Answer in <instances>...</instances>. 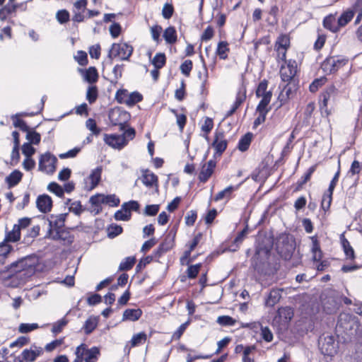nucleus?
I'll return each instance as SVG.
<instances>
[{
    "instance_id": "1",
    "label": "nucleus",
    "mask_w": 362,
    "mask_h": 362,
    "mask_svg": "<svg viewBox=\"0 0 362 362\" xmlns=\"http://www.w3.org/2000/svg\"><path fill=\"white\" fill-rule=\"evenodd\" d=\"M38 262L36 255H28L12 262L6 268L11 272L18 274L21 277L23 276L25 278H28L35 274Z\"/></svg>"
},
{
    "instance_id": "2",
    "label": "nucleus",
    "mask_w": 362,
    "mask_h": 362,
    "mask_svg": "<svg viewBox=\"0 0 362 362\" xmlns=\"http://www.w3.org/2000/svg\"><path fill=\"white\" fill-rule=\"evenodd\" d=\"M296 248L293 238L288 234H281L276 240V249L279 255L284 259H290Z\"/></svg>"
},
{
    "instance_id": "3",
    "label": "nucleus",
    "mask_w": 362,
    "mask_h": 362,
    "mask_svg": "<svg viewBox=\"0 0 362 362\" xmlns=\"http://www.w3.org/2000/svg\"><path fill=\"white\" fill-rule=\"evenodd\" d=\"M67 213L60 214L58 215L51 214L47 218L48 230L47 235L53 240H59L61 238L59 230L64 226V222Z\"/></svg>"
},
{
    "instance_id": "4",
    "label": "nucleus",
    "mask_w": 362,
    "mask_h": 362,
    "mask_svg": "<svg viewBox=\"0 0 362 362\" xmlns=\"http://www.w3.org/2000/svg\"><path fill=\"white\" fill-rule=\"evenodd\" d=\"M358 327V323L350 316L341 315L337 325V332L339 334H345L349 339L356 334V330Z\"/></svg>"
},
{
    "instance_id": "5",
    "label": "nucleus",
    "mask_w": 362,
    "mask_h": 362,
    "mask_svg": "<svg viewBox=\"0 0 362 362\" xmlns=\"http://www.w3.org/2000/svg\"><path fill=\"white\" fill-rule=\"evenodd\" d=\"M133 47L127 43H113L108 53L110 59L119 57L122 60H128L132 54Z\"/></svg>"
},
{
    "instance_id": "6",
    "label": "nucleus",
    "mask_w": 362,
    "mask_h": 362,
    "mask_svg": "<svg viewBox=\"0 0 362 362\" xmlns=\"http://www.w3.org/2000/svg\"><path fill=\"white\" fill-rule=\"evenodd\" d=\"M348 63V59L341 57H330L327 58L321 65L324 72L333 74Z\"/></svg>"
},
{
    "instance_id": "7",
    "label": "nucleus",
    "mask_w": 362,
    "mask_h": 362,
    "mask_svg": "<svg viewBox=\"0 0 362 362\" xmlns=\"http://www.w3.org/2000/svg\"><path fill=\"white\" fill-rule=\"evenodd\" d=\"M176 229L173 228L169 231L158 247L153 252V255L155 258H160L165 253L173 247Z\"/></svg>"
},
{
    "instance_id": "8",
    "label": "nucleus",
    "mask_w": 362,
    "mask_h": 362,
    "mask_svg": "<svg viewBox=\"0 0 362 362\" xmlns=\"http://www.w3.org/2000/svg\"><path fill=\"white\" fill-rule=\"evenodd\" d=\"M319 346L322 354L332 356L337 351V344L332 335L320 337Z\"/></svg>"
},
{
    "instance_id": "9",
    "label": "nucleus",
    "mask_w": 362,
    "mask_h": 362,
    "mask_svg": "<svg viewBox=\"0 0 362 362\" xmlns=\"http://www.w3.org/2000/svg\"><path fill=\"white\" fill-rule=\"evenodd\" d=\"M57 158L49 152L41 155L39 160V170L48 174H53L56 170Z\"/></svg>"
},
{
    "instance_id": "10",
    "label": "nucleus",
    "mask_w": 362,
    "mask_h": 362,
    "mask_svg": "<svg viewBox=\"0 0 362 362\" xmlns=\"http://www.w3.org/2000/svg\"><path fill=\"white\" fill-rule=\"evenodd\" d=\"M297 72V63L296 60L289 59L285 65H281L280 76L282 81L285 83L292 82Z\"/></svg>"
},
{
    "instance_id": "11",
    "label": "nucleus",
    "mask_w": 362,
    "mask_h": 362,
    "mask_svg": "<svg viewBox=\"0 0 362 362\" xmlns=\"http://www.w3.org/2000/svg\"><path fill=\"white\" fill-rule=\"evenodd\" d=\"M119 199L115 194L105 195L97 194L90 198V202L92 205L98 206L101 204L109 205L110 206H117L119 204Z\"/></svg>"
},
{
    "instance_id": "12",
    "label": "nucleus",
    "mask_w": 362,
    "mask_h": 362,
    "mask_svg": "<svg viewBox=\"0 0 362 362\" xmlns=\"http://www.w3.org/2000/svg\"><path fill=\"white\" fill-rule=\"evenodd\" d=\"M129 117L126 111L119 108L112 110L109 113V119L113 125H119L120 129L123 130L125 126L126 120Z\"/></svg>"
},
{
    "instance_id": "13",
    "label": "nucleus",
    "mask_w": 362,
    "mask_h": 362,
    "mask_svg": "<svg viewBox=\"0 0 362 362\" xmlns=\"http://www.w3.org/2000/svg\"><path fill=\"white\" fill-rule=\"evenodd\" d=\"M268 86V81L265 79L262 80L258 85L256 90V96L257 98H262V100L258 105H262L268 106L269 104L272 97V92L271 90H267Z\"/></svg>"
},
{
    "instance_id": "14",
    "label": "nucleus",
    "mask_w": 362,
    "mask_h": 362,
    "mask_svg": "<svg viewBox=\"0 0 362 362\" xmlns=\"http://www.w3.org/2000/svg\"><path fill=\"white\" fill-rule=\"evenodd\" d=\"M103 140L109 146L120 150L127 144V140L124 136L117 134H104Z\"/></svg>"
},
{
    "instance_id": "15",
    "label": "nucleus",
    "mask_w": 362,
    "mask_h": 362,
    "mask_svg": "<svg viewBox=\"0 0 362 362\" xmlns=\"http://www.w3.org/2000/svg\"><path fill=\"white\" fill-rule=\"evenodd\" d=\"M78 346L81 349V352H83L84 362H97L100 354L98 347L93 346L88 349L85 344H81Z\"/></svg>"
},
{
    "instance_id": "16",
    "label": "nucleus",
    "mask_w": 362,
    "mask_h": 362,
    "mask_svg": "<svg viewBox=\"0 0 362 362\" xmlns=\"http://www.w3.org/2000/svg\"><path fill=\"white\" fill-rule=\"evenodd\" d=\"M42 354L43 349L42 347L33 345L30 349H25L22 351L21 358L26 362H34Z\"/></svg>"
},
{
    "instance_id": "17",
    "label": "nucleus",
    "mask_w": 362,
    "mask_h": 362,
    "mask_svg": "<svg viewBox=\"0 0 362 362\" xmlns=\"http://www.w3.org/2000/svg\"><path fill=\"white\" fill-rule=\"evenodd\" d=\"M36 206L40 212L47 213L52 207V198L47 194H42L37 197Z\"/></svg>"
},
{
    "instance_id": "18",
    "label": "nucleus",
    "mask_w": 362,
    "mask_h": 362,
    "mask_svg": "<svg viewBox=\"0 0 362 362\" xmlns=\"http://www.w3.org/2000/svg\"><path fill=\"white\" fill-rule=\"evenodd\" d=\"M216 165V161L214 160H210L203 165L202 170L199 175V180L200 182H206L209 180L214 173Z\"/></svg>"
},
{
    "instance_id": "19",
    "label": "nucleus",
    "mask_w": 362,
    "mask_h": 362,
    "mask_svg": "<svg viewBox=\"0 0 362 362\" xmlns=\"http://www.w3.org/2000/svg\"><path fill=\"white\" fill-rule=\"evenodd\" d=\"M102 167H97L93 170L87 180L90 181V183L86 182V188L88 190L93 189L100 182L101 179Z\"/></svg>"
},
{
    "instance_id": "20",
    "label": "nucleus",
    "mask_w": 362,
    "mask_h": 362,
    "mask_svg": "<svg viewBox=\"0 0 362 362\" xmlns=\"http://www.w3.org/2000/svg\"><path fill=\"white\" fill-rule=\"evenodd\" d=\"M216 153L222 154L227 147V141L224 139V133L223 132H216L215 133V139L212 144Z\"/></svg>"
},
{
    "instance_id": "21",
    "label": "nucleus",
    "mask_w": 362,
    "mask_h": 362,
    "mask_svg": "<svg viewBox=\"0 0 362 362\" xmlns=\"http://www.w3.org/2000/svg\"><path fill=\"white\" fill-rule=\"evenodd\" d=\"M295 88L296 86L293 82L287 83L284 86L283 89L278 98L281 102L280 106L285 103L291 97V95L293 94V92L295 90Z\"/></svg>"
},
{
    "instance_id": "22",
    "label": "nucleus",
    "mask_w": 362,
    "mask_h": 362,
    "mask_svg": "<svg viewBox=\"0 0 362 362\" xmlns=\"http://www.w3.org/2000/svg\"><path fill=\"white\" fill-rule=\"evenodd\" d=\"M141 180L143 184L148 187L153 186L158 187V177L148 170L144 171Z\"/></svg>"
},
{
    "instance_id": "23",
    "label": "nucleus",
    "mask_w": 362,
    "mask_h": 362,
    "mask_svg": "<svg viewBox=\"0 0 362 362\" xmlns=\"http://www.w3.org/2000/svg\"><path fill=\"white\" fill-rule=\"evenodd\" d=\"M338 93V89L335 86L332 85L327 88V89L321 95V100L323 106L327 105L328 101L331 99L334 100Z\"/></svg>"
},
{
    "instance_id": "24",
    "label": "nucleus",
    "mask_w": 362,
    "mask_h": 362,
    "mask_svg": "<svg viewBox=\"0 0 362 362\" xmlns=\"http://www.w3.org/2000/svg\"><path fill=\"white\" fill-rule=\"evenodd\" d=\"M271 110V107L264 106V104L258 105L256 111L259 113V116L255 119L254 122V127L256 128L262 123L264 122L267 113Z\"/></svg>"
},
{
    "instance_id": "25",
    "label": "nucleus",
    "mask_w": 362,
    "mask_h": 362,
    "mask_svg": "<svg viewBox=\"0 0 362 362\" xmlns=\"http://www.w3.org/2000/svg\"><path fill=\"white\" fill-rule=\"evenodd\" d=\"M141 309H127L123 313L122 321H136L141 317Z\"/></svg>"
},
{
    "instance_id": "26",
    "label": "nucleus",
    "mask_w": 362,
    "mask_h": 362,
    "mask_svg": "<svg viewBox=\"0 0 362 362\" xmlns=\"http://www.w3.org/2000/svg\"><path fill=\"white\" fill-rule=\"evenodd\" d=\"M13 247L5 241L0 243V264H4L13 252Z\"/></svg>"
},
{
    "instance_id": "27",
    "label": "nucleus",
    "mask_w": 362,
    "mask_h": 362,
    "mask_svg": "<svg viewBox=\"0 0 362 362\" xmlns=\"http://www.w3.org/2000/svg\"><path fill=\"white\" fill-rule=\"evenodd\" d=\"M312 248L313 259L314 261L319 262L322 257V252L320 247V243L315 237H312Z\"/></svg>"
},
{
    "instance_id": "28",
    "label": "nucleus",
    "mask_w": 362,
    "mask_h": 362,
    "mask_svg": "<svg viewBox=\"0 0 362 362\" xmlns=\"http://www.w3.org/2000/svg\"><path fill=\"white\" fill-rule=\"evenodd\" d=\"M277 315L281 321L288 322L293 317V312L291 308H281L277 311Z\"/></svg>"
},
{
    "instance_id": "29",
    "label": "nucleus",
    "mask_w": 362,
    "mask_h": 362,
    "mask_svg": "<svg viewBox=\"0 0 362 362\" xmlns=\"http://www.w3.org/2000/svg\"><path fill=\"white\" fill-rule=\"evenodd\" d=\"M22 177V173L16 170L6 177V181L8 183L9 187H13L21 182Z\"/></svg>"
},
{
    "instance_id": "30",
    "label": "nucleus",
    "mask_w": 362,
    "mask_h": 362,
    "mask_svg": "<svg viewBox=\"0 0 362 362\" xmlns=\"http://www.w3.org/2000/svg\"><path fill=\"white\" fill-rule=\"evenodd\" d=\"M163 37L168 44H174L177 41V33L173 26H169L163 33Z\"/></svg>"
},
{
    "instance_id": "31",
    "label": "nucleus",
    "mask_w": 362,
    "mask_h": 362,
    "mask_svg": "<svg viewBox=\"0 0 362 362\" xmlns=\"http://www.w3.org/2000/svg\"><path fill=\"white\" fill-rule=\"evenodd\" d=\"M281 290L279 289H272L266 300V305L267 306H274L276 303H277L281 298Z\"/></svg>"
},
{
    "instance_id": "32",
    "label": "nucleus",
    "mask_w": 362,
    "mask_h": 362,
    "mask_svg": "<svg viewBox=\"0 0 362 362\" xmlns=\"http://www.w3.org/2000/svg\"><path fill=\"white\" fill-rule=\"evenodd\" d=\"M252 138V133H247L240 138L238 142V148L240 151H245L248 149Z\"/></svg>"
},
{
    "instance_id": "33",
    "label": "nucleus",
    "mask_w": 362,
    "mask_h": 362,
    "mask_svg": "<svg viewBox=\"0 0 362 362\" xmlns=\"http://www.w3.org/2000/svg\"><path fill=\"white\" fill-rule=\"evenodd\" d=\"M337 24V22H336L335 18L332 15L326 16L323 20L324 27L333 33L339 30L338 25Z\"/></svg>"
},
{
    "instance_id": "34",
    "label": "nucleus",
    "mask_w": 362,
    "mask_h": 362,
    "mask_svg": "<svg viewBox=\"0 0 362 362\" xmlns=\"http://www.w3.org/2000/svg\"><path fill=\"white\" fill-rule=\"evenodd\" d=\"M84 78L89 83H95L98 79L97 69L94 66L89 67L84 73Z\"/></svg>"
},
{
    "instance_id": "35",
    "label": "nucleus",
    "mask_w": 362,
    "mask_h": 362,
    "mask_svg": "<svg viewBox=\"0 0 362 362\" xmlns=\"http://www.w3.org/2000/svg\"><path fill=\"white\" fill-rule=\"evenodd\" d=\"M339 175H340V162L339 161V166H338V170L337 171V173H335L334 177L332 178V180H331V182L329 184V188H328V195L327 197H326L325 199L327 198L328 199V202H330V201L332 199V194H333V191L337 185V183L339 180Z\"/></svg>"
},
{
    "instance_id": "36",
    "label": "nucleus",
    "mask_w": 362,
    "mask_h": 362,
    "mask_svg": "<svg viewBox=\"0 0 362 362\" xmlns=\"http://www.w3.org/2000/svg\"><path fill=\"white\" fill-rule=\"evenodd\" d=\"M21 238V231L17 226H13L11 231L6 233L4 241L8 243L9 242H17Z\"/></svg>"
},
{
    "instance_id": "37",
    "label": "nucleus",
    "mask_w": 362,
    "mask_h": 362,
    "mask_svg": "<svg viewBox=\"0 0 362 362\" xmlns=\"http://www.w3.org/2000/svg\"><path fill=\"white\" fill-rule=\"evenodd\" d=\"M316 170V165H313L308 168L306 173L301 177L300 180H298L296 185L297 187L296 189L298 190L303 187V186L308 181L310 180L311 175Z\"/></svg>"
},
{
    "instance_id": "38",
    "label": "nucleus",
    "mask_w": 362,
    "mask_h": 362,
    "mask_svg": "<svg viewBox=\"0 0 362 362\" xmlns=\"http://www.w3.org/2000/svg\"><path fill=\"white\" fill-rule=\"evenodd\" d=\"M238 189V187L229 186L225 188L223 190L219 192L216 197L214 200L216 202L220 201L223 199H230L233 191Z\"/></svg>"
},
{
    "instance_id": "39",
    "label": "nucleus",
    "mask_w": 362,
    "mask_h": 362,
    "mask_svg": "<svg viewBox=\"0 0 362 362\" xmlns=\"http://www.w3.org/2000/svg\"><path fill=\"white\" fill-rule=\"evenodd\" d=\"M354 16V12L353 11H346L344 12L338 18V28L345 26L349 21H351Z\"/></svg>"
},
{
    "instance_id": "40",
    "label": "nucleus",
    "mask_w": 362,
    "mask_h": 362,
    "mask_svg": "<svg viewBox=\"0 0 362 362\" xmlns=\"http://www.w3.org/2000/svg\"><path fill=\"white\" fill-rule=\"evenodd\" d=\"M26 139L28 141V143L31 144L37 145L41 140V136L37 132L31 129L30 128L26 132Z\"/></svg>"
},
{
    "instance_id": "41",
    "label": "nucleus",
    "mask_w": 362,
    "mask_h": 362,
    "mask_svg": "<svg viewBox=\"0 0 362 362\" xmlns=\"http://www.w3.org/2000/svg\"><path fill=\"white\" fill-rule=\"evenodd\" d=\"M228 44L226 42L221 41L218 44L216 54L221 59H226L228 57L227 53L229 52Z\"/></svg>"
},
{
    "instance_id": "42",
    "label": "nucleus",
    "mask_w": 362,
    "mask_h": 362,
    "mask_svg": "<svg viewBox=\"0 0 362 362\" xmlns=\"http://www.w3.org/2000/svg\"><path fill=\"white\" fill-rule=\"evenodd\" d=\"M98 318L90 317L83 325V329L86 334H90L97 327Z\"/></svg>"
},
{
    "instance_id": "43",
    "label": "nucleus",
    "mask_w": 362,
    "mask_h": 362,
    "mask_svg": "<svg viewBox=\"0 0 362 362\" xmlns=\"http://www.w3.org/2000/svg\"><path fill=\"white\" fill-rule=\"evenodd\" d=\"M246 99V88L244 86H241L239 88L238 91L236 95L235 101L233 104V106L238 108L241 104Z\"/></svg>"
},
{
    "instance_id": "44",
    "label": "nucleus",
    "mask_w": 362,
    "mask_h": 362,
    "mask_svg": "<svg viewBox=\"0 0 362 362\" xmlns=\"http://www.w3.org/2000/svg\"><path fill=\"white\" fill-rule=\"evenodd\" d=\"M136 262L134 257H126L119 264V269L120 271H128L131 269Z\"/></svg>"
},
{
    "instance_id": "45",
    "label": "nucleus",
    "mask_w": 362,
    "mask_h": 362,
    "mask_svg": "<svg viewBox=\"0 0 362 362\" xmlns=\"http://www.w3.org/2000/svg\"><path fill=\"white\" fill-rule=\"evenodd\" d=\"M170 112H173L176 117V122L179 127L180 130L182 132L187 122V117L185 114H180L175 109H170Z\"/></svg>"
},
{
    "instance_id": "46",
    "label": "nucleus",
    "mask_w": 362,
    "mask_h": 362,
    "mask_svg": "<svg viewBox=\"0 0 362 362\" xmlns=\"http://www.w3.org/2000/svg\"><path fill=\"white\" fill-rule=\"evenodd\" d=\"M166 62L165 55L163 53H157L152 60V64L156 69H161Z\"/></svg>"
},
{
    "instance_id": "47",
    "label": "nucleus",
    "mask_w": 362,
    "mask_h": 362,
    "mask_svg": "<svg viewBox=\"0 0 362 362\" xmlns=\"http://www.w3.org/2000/svg\"><path fill=\"white\" fill-rule=\"evenodd\" d=\"M276 47L288 49L290 46V38L287 35H281L276 40Z\"/></svg>"
},
{
    "instance_id": "48",
    "label": "nucleus",
    "mask_w": 362,
    "mask_h": 362,
    "mask_svg": "<svg viewBox=\"0 0 362 362\" xmlns=\"http://www.w3.org/2000/svg\"><path fill=\"white\" fill-rule=\"evenodd\" d=\"M40 230V228L39 226H34L30 229L28 230L27 234L24 238V242L29 243V242L33 241V239L39 235Z\"/></svg>"
},
{
    "instance_id": "49",
    "label": "nucleus",
    "mask_w": 362,
    "mask_h": 362,
    "mask_svg": "<svg viewBox=\"0 0 362 362\" xmlns=\"http://www.w3.org/2000/svg\"><path fill=\"white\" fill-rule=\"evenodd\" d=\"M341 245L346 257L351 259H354L355 258V253L349 242L344 238L341 240Z\"/></svg>"
},
{
    "instance_id": "50",
    "label": "nucleus",
    "mask_w": 362,
    "mask_h": 362,
    "mask_svg": "<svg viewBox=\"0 0 362 362\" xmlns=\"http://www.w3.org/2000/svg\"><path fill=\"white\" fill-rule=\"evenodd\" d=\"M143 99V96L139 92H132V93H129L128 100L125 103V105L129 106H133L136 103L141 101Z\"/></svg>"
},
{
    "instance_id": "51",
    "label": "nucleus",
    "mask_w": 362,
    "mask_h": 362,
    "mask_svg": "<svg viewBox=\"0 0 362 362\" xmlns=\"http://www.w3.org/2000/svg\"><path fill=\"white\" fill-rule=\"evenodd\" d=\"M47 189L59 197H62L64 194L63 187L54 182H52L48 185Z\"/></svg>"
},
{
    "instance_id": "52",
    "label": "nucleus",
    "mask_w": 362,
    "mask_h": 362,
    "mask_svg": "<svg viewBox=\"0 0 362 362\" xmlns=\"http://www.w3.org/2000/svg\"><path fill=\"white\" fill-rule=\"evenodd\" d=\"M39 327L37 323H21L18 327V332L22 334L28 333Z\"/></svg>"
},
{
    "instance_id": "53",
    "label": "nucleus",
    "mask_w": 362,
    "mask_h": 362,
    "mask_svg": "<svg viewBox=\"0 0 362 362\" xmlns=\"http://www.w3.org/2000/svg\"><path fill=\"white\" fill-rule=\"evenodd\" d=\"M98 98V88L95 86H91L88 88L86 93V99L92 104Z\"/></svg>"
},
{
    "instance_id": "54",
    "label": "nucleus",
    "mask_w": 362,
    "mask_h": 362,
    "mask_svg": "<svg viewBox=\"0 0 362 362\" xmlns=\"http://www.w3.org/2000/svg\"><path fill=\"white\" fill-rule=\"evenodd\" d=\"M131 213L129 211H126L122 207L120 210H118L115 214V218L117 221H129L131 218Z\"/></svg>"
},
{
    "instance_id": "55",
    "label": "nucleus",
    "mask_w": 362,
    "mask_h": 362,
    "mask_svg": "<svg viewBox=\"0 0 362 362\" xmlns=\"http://www.w3.org/2000/svg\"><path fill=\"white\" fill-rule=\"evenodd\" d=\"M12 119L13 122V126L19 128L21 131L26 132L30 129L25 121L17 117V115L12 116Z\"/></svg>"
},
{
    "instance_id": "56",
    "label": "nucleus",
    "mask_w": 362,
    "mask_h": 362,
    "mask_svg": "<svg viewBox=\"0 0 362 362\" xmlns=\"http://www.w3.org/2000/svg\"><path fill=\"white\" fill-rule=\"evenodd\" d=\"M129 93L127 90L120 89L118 90L115 95V99L120 104H125L128 100Z\"/></svg>"
},
{
    "instance_id": "57",
    "label": "nucleus",
    "mask_w": 362,
    "mask_h": 362,
    "mask_svg": "<svg viewBox=\"0 0 362 362\" xmlns=\"http://www.w3.org/2000/svg\"><path fill=\"white\" fill-rule=\"evenodd\" d=\"M146 340V334L144 332H140L134 334L131 340L132 346H136Z\"/></svg>"
},
{
    "instance_id": "58",
    "label": "nucleus",
    "mask_w": 362,
    "mask_h": 362,
    "mask_svg": "<svg viewBox=\"0 0 362 362\" xmlns=\"http://www.w3.org/2000/svg\"><path fill=\"white\" fill-rule=\"evenodd\" d=\"M326 81L325 77L315 79L310 85L309 89L312 93H315L320 87H321Z\"/></svg>"
},
{
    "instance_id": "59",
    "label": "nucleus",
    "mask_w": 362,
    "mask_h": 362,
    "mask_svg": "<svg viewBox=\"0 0 362 362\" xmlns=\"http://www.w3.org/2000/svg\"><path fill=\"white\" fill-rule=\"evenodd\" d=\"M22 153L25 158L31 157L35 153V148L30 143H24L22 146Z\"/></svg>"
},
{
    "instance_id": "60",
    "label": "nucleus",
    "mask_w": 362,
    "mask_h": 362,
    "mask_svg": "<svg viewBox=\"0 0 362 362\" xmlns=\"http://www.w3.org/2000/svg\"><path fill=\"white\" fill-rule=\"evenodd\" d=\"M139 204L136 201H129L128 202H125L122 204V208L126 211L128 210L131 213L132 211H139Z\"/></svg>"
},
{
    "instance_id": "61",
    "label": "nucleus",
    "mask_w": 362,
    "mask_h": 362,
    "mask_svg": "<svg viewBox=\"0 0 362 362\" xmlns=\"http://www.w3.org/2000/svg\"><path fill=\"white\" fill-rule=\"evenodd\" d=\"M192 69V62L189 59L185 60L180 65V71L186 76H189Z\"/></svg>"
},
{
    "instance_id": "62",
    "label": "nucleus",
    "mask_w": 362,
    "mask_h": 362,
    "mask_svg": "<svg viewBox=\"0 0 362 362\" xmlns=\"http://www.w3.org/2000/svg\"><path fill=\"white\" fill-rule=\"evenodd\" d=\"M160 206L158 204L146 205L144 214L146 216H153L158 214Z\"/></svg>"
},
{
    "instance_id": "63",
    "label": "nucleus",
    "mask_w": 362,
    "mask_h": 362,
    "mask_svg": "<svg viewBox=\"0 0 362 362\" xmlns=\"http://www.w3.org/2000/svg\"><path fill=\"white\" fill-rule=\"evenodd\" d=\"M56 17L61 24H64L69 21V13L65 9L60 10L57 13Z\"/></svg>"
},
{
    "instance_id": "64",
    "label": "nucleus",
    "mask_w": 362,
    "mask_h": 362,
    "mask_svg": "<svg viewBox=\"0 0 362 362\" xmlns=\"http://www.w3.org/2000/svg\"><path fill=\"white\" fill-rule=\"evenodd\" d=\"M68 320L66 318H62L58 320L53 325L52 331L54 333H59L62 329L66 325Z\"/></svg>"
}]
</instances>
